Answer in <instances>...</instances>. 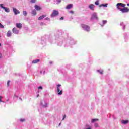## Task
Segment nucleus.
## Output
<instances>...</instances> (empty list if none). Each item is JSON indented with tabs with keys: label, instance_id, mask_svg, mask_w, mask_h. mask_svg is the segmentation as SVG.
Instances as JSON below:
<instances>
[{
	"label": "nucleus",
	"instance_id": "obj_16",
	"mask_svg": "<svg viewBox=\"0 0 129 129\" xmlns=\"http://www.w3.org/2000/svg\"><path fill=\"white\" fill-rule=\"evenodd\" d=\"M11 36H12V32L9 30L7 33V37H11Z\"/></svg>",
	"mask_w": 129,
	"mask_h": 129
},
{
	"label": "nucleus",
	"instance_id": "obj_14",
	"mask_svg": "<svg viewBox=\"0 0 129 129\" xmlns=\"http://www.w3.org/2000/svg\"><path fill=\"white\" fill-rule=\"evenodd\" d=\"M47 16V15H42L40 17H39L38 18V20H39V21H41V20H43L45 17H46Z\"/></svg>",
	"mask_w": 129,
	"mask_h": 129
},
{
	"label": "nucleus",
	"instance_id": "obj_30",
	"mask_svg": "<svg viewBox=\"0 0 129 129\" xmlns=\"http://www.w3.org/2000/svg\"><path fill=\"white\" fill-rule=\"evenodd\" d=\"M31 3H36V0H31Z\"/></svg>",
	"mask_w": 129,
	"mask_h": 129
},
{
	"label": "nucleus",
	"instance_id": "obj_23",
	"mask_svg": "<svg viewBox=\"0 0 129 129\" xmlns=\"http://www.w3.org/2000/svg\"><path fill=\"white\" fill-rule=\"evenodd\" d=\"M20 121H21V122H24V121H26V119H20Z\"/></svg>",
	"mask_w": 129,
	"mask_h": 129
},
{
	"label": "nucleus",
	"instance_id": "obj_3",
	"mask_svg": "<svg viewBox=\"0 0 129 129\" xmlns=\"http://www.w3.org/2000/svg\"><path fill=\"white\" fill-rule=\"evenodd\" d=\"M121 7L122 8H124L125 7V4L123 3H117L116 5V8L118 10H121V9L119 7Z\"/></svg>",
	"mask_w": 129,
	"mask_h": 129
},
{
	"label": "nucleus",
	"instance_id": "obj_31",
	"mask_svg": "<svg viewBox=\"0 0 129 129\" xmlns=\"http://www.w3.org/2000/svg\"><path fill=\"white\" fill-rule=\"evenodd\" d=\"M95 127H98V123H95Z\"/></svg>",
	"mask_w": 129,
	"mask_h": 129
},
{
	"label": "nucleus",
	"instance_id": "obj_8",
	"mask_svg": "<svg viewBox=\"0 0 129 129\" xmlns=\"http://www.w3.org/2000/svg\"><path fill=\"white\" fill-rule=\"evenodd\" d=\"M72 8H73V4H70L66 6V9L69 10L70 9H72Z\"/></svg>",
	"mask_w": 129,
	"mask_h": 129
},
{
	"label": "nucleus",
	"instance_id": "obj_40",
	"mask_svg": "<svg viewBox=\"0 0 129 129\" xmlns=\"http://www.w3.org/2000/svg\"><path fill=\"white\" fill-rule=\"evenodd\" d=\"M127 6H128V7H129V3L127 4Z\"/></svg>",
	"mask_w": 129,
	"mask_h": 129
},
{
	"label": "nucleus",
	"instance_id": "obj_24",
	"mask_svg": "<svg viewBox=\"0 0 129 129\" xmlns=\"http://www.w3.org/2000/svg\"><path fill=\"white\" fill-rule=\"evenodd\" d=\"M107 23V21L106 20H103V24L104 25Z\"/></svg>",
	"mask_w": 129,
	"mask_h": 129
},
{
	"label": "nucleus",
	"instance_id": "obj_13",
	"mask_svg": "<svg viewBox=\"0 0 129 129\" xmlns=\"http://www.w3.org/2000/svg\"><path fill=\"white\" fill-rule=\"evenodd\" d=\"M40 62V59H36L32 61V64H37V63H39Z\"/></svg>",
	"mask_w": 129,
	"mask_h": 129
},
{
	"label": "nucleus",
	"instance_id": "obj_28",
	"mask_svg": "<svg viewBox=\"0 0 129 129\" xmlns=\"http://www.w3.org/2000/svg\"><path fill=\"white\" fill-rule=\"evenodd\" d=\"M70 14H72V15H73V14H74V11L71 10L70 11Z\"/></svg>",
	"mask_w": 129,
	"mask_h": 129
},
{
	"label": "nucleus",
	"instance_id": "obj_12",
	"mask_svg": "<svg viewBox=\"0 0 129 129\" xmlns=\"http://www.w3.org/2000/svg\"><path fill=\"white\" fill-rule=\"evenodd\" d=\"M34 8L37 11H40V10L41 9V7L38 5H35Z\"/></svg>",
	"mask_w": 129,
	"mask_h": 129
},
{
	"label": "nucleus",
	"instance_id": "obj_29",
	"mask_svg": "<svg viewBox=\"0 0 129 129\" xmlns=\"http://www.w3.org/2000/svg\"><path fill=\"white\" fill-rule=\"evenodd\" d=\"M98 72H99L100 74H103V71H100L99 70H98Z\"/></svg>",
	"mask_w": 129,
	"mask_h": 129
},
{
	"label": "nucleus",
	"instance_id": "obj_1",
	"mask_svg": "<svg viewBox=\"0 0 129 129\" xmlns=\"http://www.w3.org/2000/svg\"><path fill=\"white\" fill-rule=\"evenodd\" d=\"M81 27L85 30V31H87V32H89L90 31V27L88 25L81 24Z\"/></svg>",
	"mask_w": 129,
	"mask_h": 129
},
{
	"label": "nucleus",
	"instance_id": "obj_6",
	"mask_svg": "<svg viewBox=\"0 0 129 129\" xmlns=\"http://www.w3.org/2000/svg\"><path fill=\"white\" fill-rule=\"evenodd\" d=\"M94 19H96V20H98V17H97V15L96 14V13H93L92 15L91 20H94Z\"/></svg>",
	"mask_w": 129,
	"mask_h": 129
},
{
	"label": "nucleus",
	"instance_id": "obj_5",
	"mask_svg": "<svg viewBox=\"0 0 129 129\" xmlns=\"http://www.w3.org/2000/svg\"><path fill=\"white\" fill-rule=\"evenodd\" d=\"M122 13H128L129 12V9L127 7H124L123 9L120 10Z\"/></svg>",
	"mask_w": 129,
	"mask_h": 129
},
{
	"label": "nucleus",
	"instance_id": "obj_26",
	"mask_svg": "<svg viewBox=\"0 0 129 129\" xmlns=\"http://www.w3.org/2000/svg\"><path fill=\"white\" fill-rule=\"evenodd\" d=\"M10 82H11L10 81H8V82H7V86H8V87H9V86H10Z\"/></svg>",
	"mask_w": 129,
	"mask_h": 129
},
{
	"label": "nucleus",
	"instance_id": "obj_25",
	"mask_svg": "<svg viewBox=\"0 0 129 129\" xmlns=\"http://www.w3.org/2000/svg\"><path fill=\"white\" fill-rule=\"evenodd\" d=\"M0 28H2V29H4V28H5V26H4V25H2L1 23H0Z\"/></svg>",
	"mask_w": 129,
	"mask_h": 129
},
{
	"label": "nucleus",
	"instance_id": "obj_21",
	"mask_svg": "<svg viewBox=\"0 0 129 129\" xmlns=\"http://www.w3.org/2000/svg\"><path fill=\"white\" fill-rule=\"evenodd\" d=\"M107 4H102L100 6V7H107Z\"/></svg>",
	"mask_w": 129,
	"mask_h": 129
},
{
	"label": "nucleus",
	"instance_id": "obj_7",
	"mask_svg": "<svg viewBox=\"0 0 129 129\" xmlns=\"http://www.w3.org/2000/svg\"><path fill=\"white\" fill-rule=\"evenodd\" d=\"M12 32L14 34L18 35L19 34V30H18L15 27L13 28L12 29Z\"/></svg>",
	"mask_w": 129,
	"mask_h": 129
},
{
	"label": "nucleus",
	"instance_id": "obj_35",
	"mask_svg": "<svg viewBox=\"0 0 129 129\" xmlns=\"http://www.w3.org/2000/svg\"><path fill=\"white\" fill-rule=\"evenodd\" d=\"M60 20L61 21L64 20V17H61L60 18Z\"/></svg>",
	"mask_w": 129,
	"mask_h": 129
},
{
	"label": "nucleus",
	"instance_id": "obj_10",
	"mask_svg": "<svg viewBox=\"0 0 129 129\" xmlns=\"http://www.w3.org/2000/svg\"><path fill=\"white\" fill-rule=\"evenodd\" d=\"M16 27L18 29H22L23 28V25L21 23H16Z\"/></svg>",
	"mask_w": 129,
	"mask_h": 129
},
{
	"label": "nucleus",
	"instance_id": "obj_36",
	"mask_svg": "<svg viewBox=\"0 0 129 129\" xmlns=\"http://www.w3.org/2000/svg\"><path fill=\"white\" fill-rule=\"evenodd\" d=\"M57 3H61L62 2V0H56Z\"/></svg>",
	"mask_w": 129,
	"mask_h": 129
},
{
	"label": "nucleus",
	"instance_id": "obj_27",
	"mask_svg": "<svg viewBox=\"0 0 129 129\" xmlns=\"http://www.w3.org/2000/svg\"><path fill=\"white\" fill-rule=\"evenodd\" d=\"M0 7L1 8H2V9H4V8H5V7H4L3 4H0Z\"/></svg>",
	"mask_w": 129,
	"mask_h": 129
},
{
	"label": "nucleus",
	"instance_id": "obj_18",
	"mask_svg": "<svg viewBox=\"0 0 129 129\" xmlns=\"http://www.w3.org/2000/svg\"><path fill=\"white\" fill-rule=\"evenodd\" d=\"M32 14L33 15V16H36V15H37V12H36V10H33L32 11Z\"/></svg>",
	"mask_w": 129,
	"mask_h": 129
},
{
	"label": "nucleus",
	"instance_id": "obj_42",
	"mask_svg": "<svg viewBox=\"0 0 129 129\" xmlns=\"http://www.w3.org/2000/svg\"><path fill=\"white\" fill-rule=\"evenodd\" d=\"M61 123L59 124V125H60Z\"/></svg>",
	"mask_w": 129,
	"mask_h": 129
},
{
	"label": "nucleus",
	"instance_id": "obj_38",
	"mask_svg": "<svg viewBox=\"0 0 129 129\" xmlns=\"http://www.w3.org/2000/svg\"><path fill=\"white\" fill-rule=\"evenodd\" d=\"M0 102H3V101H2V99H0Z\"/></svg>",
	"mask_w": 129,
	"mask_h": 129
},
{
	"label": "nucleus",
	"instance_id": "obj_39",
	"mask_svg": "<svg viewBox=\"0 0 129 129\" xmlns=\"http://www.w3.org/2000/svg\"><path fill=\"white\" fill-rule=\"evenodd\" d=\"M3 98V97L0 96V99H2Z\"/></svg>",
	"mask_w": 129,
	"mask_h": 129
},
{
	"label": "nucleus",
	"instance_id": "obj_41",
	"mask_svg": "<svg viewBox=\"0 0 129 129\" xmlns=\"http://www.w3.org/2000/svg\"><path fill=\"white\" fill-rule=\"evenodd\" d=\"M2 46V44L1 43H0V47Z\"/></svg>",
	"mask_w": 129,
	"mask_h": 129
},
{
	"label": "nucleus",
	"instance_id": "obj_17",
	"mask_svg": "<svg viewBox=\"0 0 129 129\" xmlns=\"http://www.w3.org/2000/svg\"><path fill=\"white\" fill-rule=\"evenodd\" d=\"M3 9L6 12V13H10V9L7 7H4Z\"/></svg>",
	"mask_w": 129,
	"mask_h": 129
},
{
	"label": "nucleus",
	"instance_id": "obj_2",
	"mask_svg": "<svg viewBox=\"0 0 129 129\" xmlns=\"http://www.w3.org/2000/svg\"><path fill=\"white\" fill-rule=\"evenodd\" d=\"M57 16H59V11L54 10L53 11L50 17L51 18H54V17H57Z\"/></svg>",
	"mask_w": 129,
	"mask_h": 129
},
{
	"label": "nucleus",
	"instance_id": "obj_33",
	"mask_svg": "<svg viewBox=\"0 0 129 129\" xmlns=\"http://www.w3.org/2000/svg\"><path fill=\"white\" fill-rule=\"evenodd\" d=\"M65 118H66V115H64L63 118H62V120H64V119H65Z\"/></svg>",
	"mask_w": 129,
	"mask_h": 129
},
{
	"label": "nucleus",
	"instance_id": "obj_20",
	"mask_svg": "<svg viewBox=\"0 0 129 129\" xmlns=\"http://www.w3.org/2000/svg\"><path fill=\"white\" fill-rule=\"evenodd\" d=\"M95 4L96 6H98V5H99V1L98 0L96 1Z\"/></svg>",
	"mask_w": 129,
	"mask_h": 129
},
{
	"label": "nucleus",
	"instance_id": "obj_19",
	"mask_svg": "<svg viewBox=\"0 0 129 129\" xmlns=\"http://www.w3.org/2000/svg\"><path fill=\"white\" fill-rule=\"evenodd\" d=\"M95 121H98V119H92V122H95Z\"/></svg>",
	"mask_w": 129,
	"mask_h": 129
},
{
	"label": "nucleus",
	"instance_id": "obj_34",
	"mask_svg": "<svg viewBox=\"0 0 129 129\" xmlns=\"http://www.w3.org/2000/svg\"><path fill=\"white\" fill-rule=\"evenodd\" d=\"M40 25H41V26H43V25H45V23H44V22H41L40 23Z\"/></svg>",
	"mask_w": 129,
	"mask_h": 129
},
{
	"label": "nucleus",
	"instance_id": "obj_4",
	"mask_svg": "<svg viewBox=\"0 0 129 129\" xmlns=\"http://www.w3.org/2000/svg\"><path fill=\"white\" fill-rule=\"evenodd\" d=\"M60 86H61L60 84H58L57 85V93L58 94V95H62V94H63V91L62 90H60Z\"/></svg>",
	"mask_w": 129,
	"mask_h": 129
},
{
	"label": "nucleus",
	"instance_id": "obj_37",
	"mask_svg": "<svg viewBox=\"0 0 129 129\" xmlns=\"http://www.w3.org/2000/svg\"><path fill=\"white\" fill-rule=\"evenodd\" d=\"M45 20H50V18L47 17L46 18H45Z\"/></svg>",
	"mask_w": 129,
	"mask_h": 129
},
{
	"label": "nucleus",
	"instance_id": "obj_9",
	"mask_svg": "<svg viewBox=\"0 0 129 129\" xmlns=\"http://www.w3.org/2000/svg\"><path fill=\"white\" fill-rule=\"evenodd\" d=\"M13 12L15 15H18V14H20V11H19V10L16 8H13Z\"/></svg>",
	"mask_w": 129,
	"mask_h": 129
},
{
	"label": "nucleus",
	"instance_id": "obj_11",
	"mask_svg": "<svg viewBox=\"0 0 129 129\" xmlns=\"http://www.w3.org/2000/svg\"><path fill=\"white\" fill-rule=\"evenodd\" d=\"M89 9H90V10H92V11H94V4H90L89 6Z\"/></svg>",
	"mask_w": 129,
	"mask_h": 129
},
{
	"label": "nucleus",
	"instance_id": "obj_32",
	"mask_svg": "<svg viewBox=\"0 0 129 129\" xmlns=\"http://www.w3.org/2000/svg\"><path fill=\"white\" fill-rule=\"evenodd\" d=\"M38 89H43V87L42 86H39L38 87Z\"/></svg>",
	"mask_w": 129,
	"mask_h": 129
},
{
	"label": "nucleus",
	"instance_id": "obj_22",
	"mask_svg": "<svg viewBox=\"0 0 129 129\" xmlns=\"http://www.w3.org/2000/svg\"><path fill=\"white\" fill-rule=\"evenodd\" d=\"M23 15H24V16H27V11H24L23 12Z\"/></svg>",
	"mask_w": 129,
	"mask_h": 129
},
{
	"label": "nucleus",
	"instance_id": "obj_15",
	"mask_svg": "<svg viewBox=\"0 0 129 129\" xmlns=\"http://www.w3.org/2000/svg\"><path fill=\"white\" fill-rule=\"evenodd\" d=\"M122 123H123V124H127V123H128V120H122L121 121Z\"/></svg>",
	"mask_w": 129,
	"mask_h": 129
}]
</instances>
